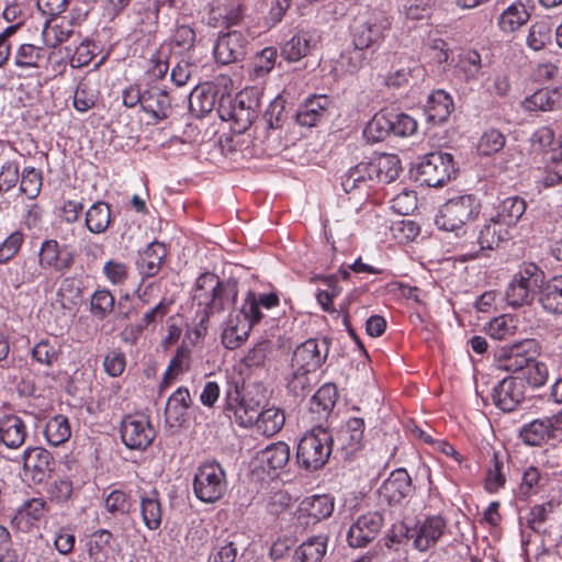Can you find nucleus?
Listing matches in <instances>:
<instances>
[{"label": "nucleus", "instance_id": "obj_20", "mask_svg": "<svg viewBox=\"0 0 562 562\" xmlns=\"http://www.w3.org/2000/svg\"><path fill=\"white\" fill-rule=\"evenodd\" d=\"M249 41L239 31H232L218 36L214 46V56L217 63L228 65L243 60L247 54Z\"/></svg>", "mask_w": 562, "mask_h": 562}, {"label": "nucleus", "instance_id": "obj_33", "mask_svg": "<svg viewBox=\"0 0 562 562\" xmlns=\"http://www.w3.org/2000/svg\"><path fill=\"white\" fill-rule=\"evenodd\" d=\"M143 110L150 113L157 121L167 119L171 113V102L168 93L159 88L145 90Z\"/></svg>", "mask_w": 562, "mask_h": 562}, {"label": "nucleus", "instance_id": "obj_57", "mask_svg": "<svg viewBox=\"0 0 562 562\" xmlns=\"http://www.w3.org/2000/svg\"><path fill=\"white\" fill-rule=\"evenodd\" d=\"M42 187V173L33 167L23 169L20 190L30 199H35Z\"/></svg>", "mask_w": 562, "mask_h": 562}, {"label": "nucleus", "instance_id": "obj_7", "mask_svg": "<svg viewBox=\"0 0 562 562\" xmlns=\"http://www.w3.org/2000/svg\"><path fill=\"white\" fill-rule=\"evenodd\" d=\"M544 272L535 263H526L506 290V300L513 307L529 305L539 293Z\"/></svg>", "mask_w": 562, "mask_h": 562}, {"label": "nucleus", "instance_id": "obj_37", "mask_svg": "<svg viewBox=\"0 0 562 562\" xmlns=\"http://www.w3.org/2000/svg\"><path fill=\"white\" fill-rule=\"evenodd\" d=\"M526 201L520 196H509L503 200L495 217L507 228L514 226L525 214Z\"/></svg>", "mask_w": 562, "mask_h": 562}, {"label": "nucleus", "instance_id": "obj_60", "mask_svg": "<svg viewBox=\"0 0 562 562\" xmlns=\"http://www.w3.org/2000/svg\"><path fill=\"white\" fill-rule=\"evenodd\" d=\"M521 374L522 376H520V379H522L525 383L527 382L532 387H539L547 382L548 369L544 363L537 361L536 358L533 361H530Z\"/></svg>", "mask_w": 562, "mask_h": 562}, {"label": "nucleus", "instance_id": "obj_30", "mask_svg": "<svg viewBox=\"0 0 562 562\" xmlns=\"http://www.w3.org/2000/svg\"><path fill=\"white\" fill-rule=\"evenodd\" d=\"M538 301L546 312L562 314V276L541 282Z\"/></svg>", "mask_w": 562, "mask_h": 562}, {"label": "nucleus", "instance_id": "obj_18", "mask_svg": "<svg viewBox=\"0 0 562 562\" xmlns=\"http://www.w3.org/2000/svg\"><path fill=\"white\" fill-rule=\"evenodd\" d=\"M526 397V384L520 376L503 379L493 387L492 400L503 412H513Z\"/></svg>", "mask_w": 562, "mask_h": 562}, {"label": "nucleus", "instance_id": "obj_47", "mask_svg": "<svg viewBox=\"0 0 562 562\" xmlns=\"http://www.w3.org/2000/svg\"><path fill=\"white\" fill-rule=\"evenodd\" d=\"M113 536L106 529H99L89 536L86 542V550L90 562H103L105 549L109 547Z\"/></svg>", "mask_w": 562, "mask_h": 562}, {"label": "nucleus", "instance_id": "obj_40", "mask_svg": "<svg viewBox=\"0 0 562 562\" xmlns=\"http://www.w3.org/2000/svg\"><path fill=\"white\" fill-rule=\"evenodd\" d=\"M111 223L110 204L98 201L86 212V226L93 234L104 233Z\"/></svg>", "mask_w": 562, "mask_h": 562}, {"label": "nucleus", "instance_id": "obj_41", "mask_svg": "<svg viewBox=\"0 0 562 562\" xmlns=\"http://www.w3.org/2000/svg\"><path fill=\"white\" fill-rule=\"evenodd\" d=\"M530 18L525 4L515 2L509 5L498 18V26L505 33H513L526 24Z\"/></svg>", "mask_w": 562, "mask_h": 562}, {"label": "nucleus", "instance_id": "obj_24", "mask_svg": "<svg viewBox=\"0 0 562 562\" xmlns=\"http://www.w3.org/2000/svg\"><path fill=\"white\" fill-rule=\"evenodd\" d=\"M374 168L370 161H362L350 168L345 175L341 176V188L346 193L353 191H368L376 181Z\"/></svg>", "mask_w": 562, "mask_h": 562}, {"label": "nucleus", "instance_id": "obj_4", "mask_svg": "<svg viewBox=\"0 0 562 562\" xmlns=\"http://www.w3.org/2000/svg\"><path fill=\"white\" fill-rule=\"evenodd\" d=\"M417 131L416 120L403 112L381 110L367 123L363 135L371 143L382 142L389 136L407 137Z\"/></svg>", "mask_w": 562, "mask_h": 562}, {"label": "nucleus", "instance_id": "obj_12", "mask_svg": "<svg viewBox=\"0 0 562 562\" xmlns=\"http://www.w3.org/2000/svg\"><path fill=\"white\" fill-rule=\"evenodd\" d=\"M330 339H307L293 352L291 366L293 370L315 372L326 361L329 351Z\"/></svg>", "mask_w": 562, "mask_h": 562}, {"label": "nucleus", "instance_id": "obj_23", "mask_svg": "<svg viewBox=\"0 0 562 562\" xmlns=\"http://www.w3.org/2000/svg\"><path fill=\"white\" fill-rule=\"evenodd\" d=\"M381 495L390 505L400 504L413 493L412 479L405 469H396L391 472L380 490Z\"/></svg>", "mask_w": 562, "mask_h": 562}, {"label": "nucleus", "instance_id": "obj_46", "mask_svg": "<svg viewBox=\"0 0 562 562\" xmlns=\"http://www.w3.org/2000/svg\"><path fill=\"white\" fill-rule=\"evenodd\" d=\"M45 49L33 44H21L13 55L14 65L21 69H37Z\"/></svg>", "mask_w": 562, "mask_h": 562}, {"label": "nucleus", "instance_id": "obj_22", "mask_svg": "<svg viewBox=\"0 0 562 562\" xmlns=\"http://www.w3.org/2000/svg\"><path fill=\"white\" fill-rule=\"evenodd\" d=\"M508 238V229L495 217L486 220L481 226L474 240H464L461 245L462 248H467L469 245H477V249L474 254L481 250H493L499 246V244Z\"/></svg>", "mask_w": 562, "mask_h": 562}, {"label": "nucleus", "instance_id": "obj_53", "mask_svg": "<svg viewBox=\"0 0 562 562\" xmlns=\"http://www.w3.org/2000/svg\"><path fill=\"white\" fill-rule=\"evenodd\" d=\"M554 503L549 501L543 504L535 505L529 509L525 517H520V524H524L533 530L535 532H540L544 521L548 518V515L554 510Z\"/></svg>", "mask_w": 562, "mask_h": 562}, {"label": "nucleus", "instance_id": "obj_21", "mask_svg": "<svg viewBox=\"0 0 562 562\" xmlns=\"http://www.w3.org/2000/svg\"><path fill=\"white\" fill-rule=\"evenodd\" d=\"M260 402L248 394L241 398H228L224 406V414L238 426L247 428L255 425L256 419L260 417Z\"/></svg>", "mask_w": 562, "mask_h": 562}, {"label": "nucleus", "instance_id": "obj_8", "mask_svg": "<svg viewBox=\"0 0 562 562\" xmlns=\"http://www.w3.org/2000/svg\"><path fill=\"white\" fill-rule=\"evenodd\" d=\"M227 490L226 473L216 462H205L200 465L193 479V492L204 503H215Z\"/></svg>", "mask_w": 562, "mask_h": 562}, {"label": "nucleus", "instance_id": "obj_16", "mask_svg": "<svg viewBox=\"0 0 562 562\" xmlns=\"http://www.w3.org/2000/svg\"><path fill=\"white\" fill-rule=\"evenodd\" d=\"M384 518L380 512H369L359 516L347 532V541L351 548H364L380 533Z\"/></svg>", "mask_w": 562, "mask_h": 562}, {"label": "nucleus", "instance_id": "obj_54", "mask_svg": "<svg viewBox=\"0 0 562 562\" xmlns=\"http://www.w3.org/2000/svg\"><path fill=\"white\" fill-rule=\"evenodd\" d=\"M552 38V27L546 21H539L531 25L527 36V44L533 50L542 49Z\"/></svg>", "mask_w": 562, "mask_h": 562}, {"label": "nucleus", "instance_id": "obj_64", "mask_svg": "<svg viewBox=\"0 0 562 562\" xmlns=\"http://www.w3.org/2000/svg\"><path fill=\"white\" fill-rule=\"evenodd\" d=\"M562 183V153L553 155L546 166L544 187Z\"/></svg>", "mask_w": 562, "mask_h": 562}, {"label": "nucleus", "instance_id": "obj_9", "mask_svg": "<svg viewBox=\"0 0 562 562\" xmlns=\"http://www.w3.org/2000/svg\"><path fill=\"white\" fill-rule=\"evenodd\" d=\"M539 355L536 339H522L505 345L494 351V361L498 369L512 373H521Z\"/></svg>", "mask_w": 562, "mask_h": 562}, {"label": "nucleus", "instance_id": "obj_59", "mask_svg": "<svg viewBox=\"0 0 562 562\" xmlns=\"http://www.w3.org/2000/svg\"><path fill=\"white\" fill-rule=\"evenodd\" d=\"M238 547L234 541L217 540L210 555L209 562H235Z\"/></svg>", "mask_w": 562, "mask_h": 562}, {"label": "nucleus", "instance_id": "obj_34", "mask_svg": "<svg viewBox=\"0 0 562 562\" xmlns=\"http://www.w3.org/2000/svg\"><path fill=\"white\" fill-rule=\"evenodd\" d=\"M47 512L46 502L43 498H31L25 501L11 519L16 528L32 526L34 521L41 520Z\"/></svg>", "mask_w": 562, "mask_h": 562}, {"label": "nucleus", "instance_id": "obj_51", "mask_svg": "<svg viewBox=\"0 0 562 562\" xmlns=\"http://www.w3.org/2000/svg\"><path fill=\"white\" fill-rule=\"evenodd\" d=\"M132 506L133 502L130 494L121 490L110 492L104 498V508L113 517L128 515Z\"/></svg>", "mask_w": 562, "mask_h": 562}, {"label": "nucleus", "instance_id": "obj_14", "mask_svg": "<svg viewBox=\"0 0 562 562\" xmlns=\"http://www.w3.org/2000/svg\"><path fill=\"white\" fill-rule=\"evenodd\" d=\"M23 471L33 484L47 481L55 471V460L52 453L42 447H30L23 452Z\"/></svg>", "mask_w": 562, "mask_h": 562}, {"label": "nucleus", "instance_id": "obj_52", "mask_svg": "<svg viewBox=\"0 0 562 562\" xmlns=\"http://www.w3.org/2000/svg\"><path fill=\"white\" fill-rule=\"evenodd\" d=\"M285 99L278 95L272 100L262 115V122L267 130L281 128L286 120L285 114Z\"/></svg>", "mask_w": 562, "mask_h": 562}, {"label": "nucleus", "instance_id": "obj_15", "mask_svg": "<svg viewBox=\"0 0 562 562\" xmlns=\"http://www.w3.org/2000/svg\"><path fill=\"white\" fill-rule=\"evenodd\" d=\"M447 519L441 515H429L414 522V549L426 552L434 548L446 535Z\"/></svg>", "mask_w": 562, "mask_h": 562}, {"label": "nucleus", "instance_id": "obj_6", "mask_svg": "<svg viewBox=\"0 0 562 562\" xmlns=\"http://www.w3.org/2000/svg\"><path fill=\"white\" fill-rule=\"evenodd\" d=\"M453 156L449 153L432 151L420 158L415 168V180L422 186L440 188L457 175Z\"/></svg>", "mask_w": 562, "mask_h": 562}, {"label": "nucleus", "instance_id": "obj_25", "mask_svg": "<svg viewBox=\"0 0 562 562\" xmlns=\"http://www.w3.org/2000/svg\"><path fill=\"white\" fill-rule=\"evenodd\" d=\"M27 436L26 425L18 415H5L0 418V443L8 449H19Z\"/></svg>", "mask_w": 562, "mask_h": 562}, {"label": "nucleus", "instance_id": "obj_32", "mask_svg": "<svg viewBox=\"0 0 562 562\" xmlns=\"http://www.w3.org/2000/svg\"><path fill=\"white\" fill-rule=\"evenodd\" d=\"M452 109L451 97L443 90H437L428 97L425 112L429 122L441 124L448 120Z\"/></svg>", "mask_w": 562, "mask_h": 562}, {"label": "nucleus", "instance_id": "obj_38", "mask_svg": "<svg viewBox=\"0 0 562 562\" xmlns=\"http://www.w3.org/2000/svg\"><path fill=\"white\" fill-rule=\"evenodd\" d=\"M259 459L269 471L281 470L290 460V447L282 441L272 443L259 452Z\"/></svg>", "mask_w": 562, "mask_h": 562}, {"label": "nucleus", "instance_id": "obj_35", "mask_svg": "<svg viewBox=\"0 0 562 562\" xmlns=\"http://www.w3.org/2000/svg\"><path fill=\"white\" fill-rule=\"evenodd\" d=\"M338 391L335 384L322 385L310 401V411L318 415V418H327L336 405Z\"/></svg>", "mask_w": 562, "mask_h": 562}, {"label": "nucleus", "instance_id": "obj_26", "mask_svg": "<svg viewBox=\"0 0 562 562\" xmlns=\"http://www.w3.org/2000/svg\"><path fill=\"white\" fill-rule=\"evenodd\" d=\"M329 99L326 95H314L300 104L295 121L301 126L313 127L326 115Z\"/></svg>", "mask_w": 562, "mask_h": 562}, {"label": "nucleus", "instance_id": "obj_61", "mask_svg": "<svg viewBox=\"0 0 562 562\" xmlns=\"http://www.w3.org/2000/svg\"><path fill=\"white\" fill-rule=\"evenodd\" d=\"M308 373L304 370H293L288 379L286 387L295 397H305L310 393L312 383Z\"/></svg>", "mask_w": 562, "mask_h": 562}, {"label": "nucleus", "instance_id": "obj_36", "mask_svg": "<svg viewBox=\"0 0 562 562\" xmlns=\"http://www.w3.org/2000/svg\"><path fill=\"white\" fill-rule=\"evenodd\" d=\"M328 537L324 535L310 537L296 550L295 558L301 562H322L327 551Z\"/></svg>", "mask_w": 562, "mask_h": 562}, {"label": "nucleus", "instance_id": "obj_45", "mask_svg": "<svg viewBox=\"0 0 562 562\" xmlns=\"http://www.w3.org/2000/svg\"><path fill=\"white\" fill-rule=\"evenodd\" d=\"M81 295L82 290L75 277L61 278L56 296L63 308H71L81 300Z\"/></svg>", "mask_w": 562, "mask_h": 562}, {"label": "nucleus", "instance_id": "obj_3", "mask_svg": "<svg viewBox=\"0 0 562 562\" xmlns=\"http://www.w3.org/2000/svg\"><path fill=\"white\" fill-rule=\"evenodd\" d=\"M334 450V437L318 426L304 434L296 449V463L301 469L314 472L322 469Z\"/></svg>", "mask_w": 562, "mask_h": 562}, {"label": "nucleus", "instance_id": "obj_17", "mask_svg": "<svg viewBox=\"0 0 562 562\" xmlns=\"http://www.w3.org/2000/svg\"><path fill=\"white\" fill-rule=\"evenodd\" d=\"M562 431V411L558 414L538 418L520 429V438L529 446H541Z\"/></svg>", "mask_w": 562, "mask_h": 562}, {"label": "nucleus", "instance_id": "obj_31", "mask_svg": "<svg viewBox=\"0 0 562 562\" xmlns=\"http://www.w3.org/2000/svg\"><path fill=\"white\" fill-rule=\"evenodd\" d=\"M424 71L423 66L414 58L402 57L398 60L397 68L386 77V85L394 88L409 85L412 80L424 77Z\"/></svg>", "mask_w": 562, "mask_h": 562}, {"label": "nucleus", "instance_id": "obj_43", "mask_svg": "<svg viewBox=\"0 0 562 562\" xmlns=\"http://www.w3.org/2000/svg\"><path fill=\"white\" fill-rule=\"evenodd\" d=\"M47 442L52 446H60L71 436L69 420L64 415H56L48 419L44 428Z\"/></svg>", "mask_w": 562, "mask_h": 562}, {"label": "nucleus", "instance_id": "obj_28", "mask_svg": "<svg viewBox=\"0 0 562 562\" xmlns=\"http://www.w3.org/2000/svg\"><path fill=\"white\" fill-rule=\"evenodd\" d=\"M334 512V501L328 495L305 497L299 506V519L308 518L313 524L329 517Z\"/></svg>", "mask_w": 562, "mask_h": 562}, {"label": "nucleus", "instance_id": "obj_58", "mask_svg": "<svg viewBox=\"0 0 562 562\" xmlns=\"http://www.w3.org/2000/svg\"><path fill=\"white\" fill-rule=\"evenodd\" d=\"M492 461L493 464L486 474L485 487L490 493H495L505 485L506 477L503 472L504 462L499 458L498 453H494Z\"/></svg>", "mask_w": 562, "mask_h": 562}, {"label": "nucleus", "instance_id": "obj_44", "mask_svg": "<svg viewBox=\"0 0 562 562\" xmlns=\"http://www.w3.org/2000/svg\"><path fill=\"white\" fill-rule=\"evenodd\" d=\"M260 417L256 419L257 429L265 436L276 435L284 425V413L277 407H269L259 411Z\"/></svg>", "mask_w": 562, "mask_h": 562}, {"label": "nucleus", "instance_id": "obj_11", "mask_svg": "<svg viewBox=\"0 0 562 562\" xmlns=\"http://www.w3.org/2000/svg\"><path fill=\"white\" fill-rule=\"evenodd\" d=\"M121 439L131 450H146L154 441L156 431L144 415H127L120 427Z\"/></svg>", "mask_w": 562, "mask_h": 562}, {"label": "nucleus", "instance_id": "obj_55", "mask_svg": "<svg viewBox=\"0 0 562 562\" xmlns=\"http://www.w3.org/2000/svg\"><path fill=\"white\" fill-rule=\"evenodd\" d=\"M505 146V136L497 130H488L481 136L477 150L484 155L490 156L498 153Z\"/></svg>", "mask_w": 562, "mask_h": 562}, {"label": "nucleus", "instance_id": "obj_63", "mask_svg": "<svg viewBox=\"0 0 562 562\" xmlns=\"http://www.w3.org/2000/svg\"><path fill=\"white\" fill-rule=\"evenodd\" d=\"M58 350L48 340H41L33 347L32 357L38 363L52 366L58 359Z\"/></svg>", "mask_w": 562, "mask_h": 562}, {"label": "nucleus", "instance_id": "obj_13", "mask_svg": "<svg viewBox=\"0 0 562 562\" xmlns=\"http://www.w3.org/2000/svg\"><path fill=\"white\" fill-rule=\"evenodd\" d=\"M40 266L64 274L75 265L76 251L68 245H60L56 239H45L38 251Z\"/></svg>", "mask_w": 562, "mask_h": 562}, {"label": "nucleus", "instance_id": "obj_56", "mask_svg": "<svg viewBox=\"0 0 562 562\" xmlns=\"http://www.w3.org/2000/svg\"><path fill=\"white\" fill-rule=\"evenodd\" d=\"M557 102L558 92L548 88L540 89L526 99V104L529 110H552Z\"/></svg>", "mask_w": 562, "mask_h": 562}, {"label": "nucleus", "instance_id": "obj_39", "mask_svg": "<svg viewBox=\"0 0 562 562\" xmlns=\"http://www.w3.org/2000/svg\"><path fill=\"white\" fill-rule=\"evenodd\" d=\"M191 403L189 390L183 386L178 387L168 398L165 409L166 420L182 422Z\"/></svg>", "mask_w": 562, "mask_h": 562}, {"label": "nucleus", "instance_id": "obj_27", "mask_svg": "<svg viewBox=\"0 0 562 562\" xmlns=\"http://www.w3.org/2000/svg\"><path fill=\"white\" fill-rule=\"evenodd\" d=\"M167 256L166 246L157 240L150 243L136 261L143 278L155 277L161 269Z\"/></svg>", "mask_w": 562, "mask_h": 562}, {"label": "nucleus", "instance_id": "obj_1", "mask_svg": "<svg viewBox=\"0 0 562 562\" xmlns=\"http://www.w3.org/2000/svg\"><path fill=\"white\" fill-rule=\"evenodd\" d=\"M237 297V286L235 283H223L220 278L211 272L202 273L195 283L193 300L199 306H203L204 316L200 325L205 330L204 323L211 315L222 312L226 303L235 301Z\"/></svg>", "mask_w": 562, "mask_h": 562}, {"label": "nucleus", "instance_id": "obj_48", "mask_svg": "<svg viewBox=\"0 0 562 562\" xmlns=\"http://www.w3.org/2000/svg\"><path fill=\"white\" fill-rule=\"evenodd\" d=\"M115 299L110 290L97 289L90 299V312L93 317L103 321L114 308Z\"/></svg>", "mask_w": 562, "mask_h": 562}, {"label": "nucleus", "instance_id": "obj_62", "mask_svg": "<svg viewBox=\"0 0 562 562\" xmlns=\"http://www.w3.org/2000/svg\"><path fill=\"white\" fill-rule=\"evenodd\" d=\"M366 49H368V47H359L353 45V48L348 49L341 54V66L346 67L347 71L351 74L358 71L368 60Z\"/></svg>", "mask_w": 562, "mask_h": 562}, {"label": "nucleus", "instance_id": "obj_19", "mask_svg": "<svg viewBox=\"0 0 562 562\" xmlns=\"http://www.w3.org/2000/svg\"><path fill=\"white\" fill-rule=\"evenodd\" d=\"M364 432V420L352 417L340 427L334 437V448L345 460L353 457L362 447Z\"/></svg>", "mask_w": 562, "mask_h": 562}, {"label": "nucleus", "instance_id": "obj_2", "mask_svg": "<svg viewBox=\"0 0 562 562\" xmlns=\"http://www.w3.org/2000/svg\"><path fill=\"white\" fill-rule=\"evenodd\" d=\"M260 100L257 91L245 89L235 99L222 94L217 112L223 121H232L236 133L246 132L258 117Z\"/></svg>", "mask_w": 562, "mask_h": 562}, {"label": "nucleus", "instance_id": "obj_10", "mask_svg": "<svg viewBox=\"0 0 562 562\" xmlns=\"http://www.w3.org/2000/svg\"><path fill=\"white\" fill-rule=\"evenodd\" d=\"M391 29V21L382 11L358 16L352 26V43L359 47H376Z\"/></svg>", "mask_w": 562, "mask_h": 562}, {"label": "nucleus", "instance_id": "obj_42", "mask_svg": "<svg viewBox=\"0 0 562 562\" xmlns=\"http://www.w3.org/2000/svg\"><path fill=\"white\" fill-rule=\"evenodd\" d=\"M372 168L378 176L376 181L390 183L394 181L402 170L401 161L396 155H381L380 157L370 160Z\"/></svg>", "mask_w": 562, "mask_h": 562}, {"label": "nucleus", "instance_id": "obj_5", "mask_svg": "<svg viewBox=\"0 0 562 562\" xmlns=\"http://www.w3.org/2000/svg\"><path fill=\"white\" fill-rule=\"evenodd\" d=\"M480 210L481 204L474 195H459L449 199L440 207L435 222L440 229L456 232L457 235H459V231H462L465 234L464 227L470 221L477 217Z\"/></svg>", "mask_w": 562, "mask_h": 562}, {"label": "nucleus", "instance_id": "obj_29", "mask_svg": "<svg viewBox=\"0 0 562 562\" xmlns=\"http://www.w3.org/2000/svg\"><path fill=\"white\" fill-rule=\"evenodd\" d=\"M139 510L145 527L149 530H157L162 521V505L159 492L154 488L139 496Z\"/></svg>", "mask_w": 562, "mask_h": 562}, {"label": "nucleus", "instance_id": "obj_50", "mask_svg": "<svg viewBox=\"0 0 562 562\" xmlns=\"http://www.w3.org/2000/svg\"><path fill=\"white\" fill-rule=\"evenodd\" d=\"M310 37L306 33H299L292 36L281 49V55L288 61H297L310 52Z\"/></svg>", "mask_w": 562, "mask_h": 562}, {"label": "nucleus", "instance_id": "obj_49", "mask_svg": "<svg viewBox=\"0 0 562 562\" xmlns=\"http://www.w3.org/2000/svg\"><path fill=\"white\" fill-rule=\"evenodd\" d=\"M42 270L44 269L40 266V260L36 262L34 258H25L10 279V283L15 289L22 284L33 283L42 277Z\"/></svg>", "mask_w": 562, "mask_h": 562}]
</instances>
